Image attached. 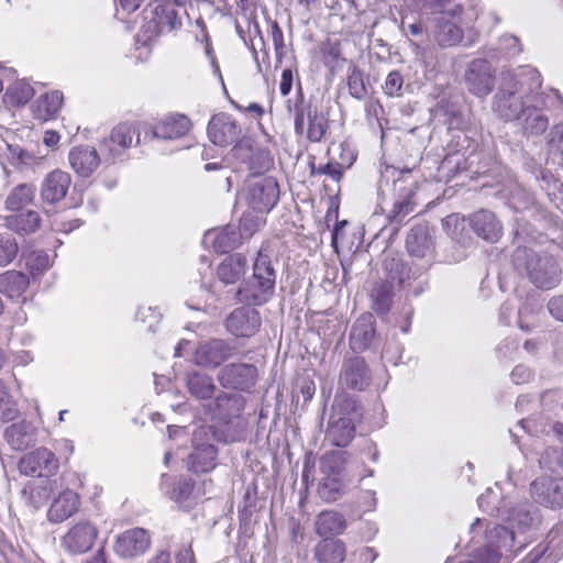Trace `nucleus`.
Returning <instances> with one entry per match:
<instances>
[{
	"instance_id": "f257e3e1",
	"label": "nucleus",
	"mask_w": 563,
	"mask_h": 563,
	"mask_svg": "<svg viewBox=\"0 0 563 563\" xmlns=\"http://www.w3.org/2000/svg\"><path fill=\"white\" fill-rule=\"evenodd\" d=\"M541 86L540 73L529 65L503 70L492 99L493 113L504 122H515Z\"/></svg>"
},
{
	"instance_id": "f03ea898",
	"label": "nucleus",
	"mask_w": 563,
	"mask_h": 563,
	"mask_svg": "<svg viewBox=\"0 0 563 563\" xmlns=\"http://www.w3.org/2000/svg\"><path fill=\"white\" fill-rule=\"evenodd\" d=\"M511 258L518 274L527 277L538 289L550 290L561 283L562 269L550 253L519 246L514 251Z\"/></svg>"
},
{
	"instance_id": "7ed1b4c3",
	"label": "nucleus",
	"mask_w": 563,
	"mask_h": 563,
	"mask_svg": "<svg viewBox=\"0 0 563 563\" xmlns=\"http://www.w3.org/2000/svg\"><path fill=\"white\" fill-rule=\"evenodd\" d=\"M360 417L357 401L353 397L349 395L335 396L325 430V439L335 446H347L354 439L355 422Z\"/></svg>"
},
{
	"instance_id": "20e7f679",
	"label": "nucleus",
	"mask_w": 563,
	"mask_h": 563,
	"mask_svg": "<svg viewBox=\"0 0 563 563\" xmlns=\"http://www.w3.org/2000/svg\"><path fill=\"white\" fill-rule=\"evenodd\" d=\"M472 539L484 533L485 543L496 550H500L501 554L509 559L526 545V539L519 538L512 528H508L495 522H488L477 518L470 527Z\"/></svg>"
},
{
	"instance_id": "39448f33",
	"label": "nucleus",
	"mask_w": 563,
	"mask_h": 563,
	"mask_svg": "<svg viewBox=\"0 0 563 563\" xmlns=\"http://www.w3.org/2000/svg\"><path fill=\"white\" fill-rule=\"evenodd\" d=\"M212 427L202 426L192 434V452L187 457V468L192 473H207L216 467L218 450L213 444Z\"/></svg>"
},
{
	"instance_id": "423d86ee",
	"label": "nucleus",
	"mask_w": 563,
	"mask_h": 563,
	"mask_svg": "<svg viewBox=\"0 0 563 563\" xmlns=\"http://www.w3.org/2000/svg\"><path fill=\"white\" fill-rule=\"evenodd\" d=\"M244 407V396L219 389L209 402H203L202 411L210 420L227 424L239 418Z\"/></svg>"
},
{
	"instance_id": "0eeeda50",
	"label": "nucleus",
	"mask_w": 563,
	"mask_h": 563,
	"mask_svg": "<svg viewBox=\"0 0 563 563\" xmlns=\"http://www.w3.org/2000/svg\"><path fill=\"white\" fill-rule=\"evenodd\" d=\"M143 13L145 23L142 29L148 40L178 31L183 26V12L176 8L155 3L153 9L144 10Z\"/></svg>"
},
{
	"instance_id": "6e6552de",
	"label": "nucleus",
	"mask_w": 563,
	"mask_h": 563,
	"mask_svg": "<svg viewBox=\"0 0 563 563\" xmlns=\"http://www.w3.org/2000/svg\"><path fill=\"white\" fill-rule=\"evenodd\" d=\"M464 82L470 93L477 98H485L495 87L496 70L485 58L473 59L466 67Z\"/></svg>"
},
{
	"instance_id": "1a4fd4ad",
	"label": "nucleus",
	"mask_w": 563,
	"mask_h": 563,
	"mask_svg": "<svg viewBox=\"0 0 563 563\" xmlns=\"http://www.w3.org/2000/svg\"><path fill=\"white\" fill-rule=\"evenodd\" d=\"M250 208L260 213L269 212L279 200V186L274 177H264L251 183L245 194Z\"/></svg>"
},
{
	"instance_id": "9d476101",
	"label": "nucleus",
	"mask_w": 563,
	"mask_h": 563,
	"mask_svg": "<svg viewBox=\"0 0 563 563\" xmlns=\"http://www.w3.org/2000/svg\"><path fill=\"white\" fill-rule=\"evenodd\" d=\"M217 380L222 388L250 391L257 380V368L247 363H230L221 367Z\"/></svg>"
},
{
	"instance_id": "9b49d317",
	"label": "nucleus",
	"mask_w": 563,
	"mask_h": 563,
	"mask_svg": "<svg viewBox=\"0 0 563 563\" xmlns=\"http://www.w3.org/2000/svg\"><path fill=\"white\" fill-rule=\"evenodd\" d=\"M235 353V346L229 341L212 338L198 343L194 352V362L201 367L217 368Z\"/></svg>"
},
{
	"instance_id": "f8f14e48",
	"label": "nucleus",
	"mask_w": 563,
	"mask_h": 563,
	"mask_svg": "<svg viewBox=\"0 0 563 563\" xmlns=\"http://www.w3.org/2000/svg\"><path fill=\"white\" fill-rule=\"evenodd\" d=\"M545 101L540 90L534 93L522 113L515 120L525 135L537 136L544 133L549 126V118L543 112Z\"/></svg>"
},
{
	"instance_id": "ddd939ff",
	"label": "nucleus",
	"mask_w": 563,
	"mask_h": 563,
	"mask_svg": "<svg viewBox=\"0 0 563 563\" xmlns=\"http://www.w3.org/2000/svg\"><path fill=\"white\" fill-rule=\"evenodd\" d=\"M58 468V459L46 448L26 453L19 462V470L26 476L49 478Z\"/></svg>"
},
{
	"instance_id": "4468645a",
	"label": "nucleus",
	"mask_w": 563,
	"mask_h": 563,
	"mask_svg": "<svg viewBox=\"0 0 563 563\" xmlns=\"http://www.w3.org/2000/svg\"><path fill=\"white\" fill-rule=\"evenodd\" d=\"M139 133L136 129L129 123H120L114 126L109 135L104 139L99 147L106 162H114L123 156L124 152L132 145L134 136Z\"/></svg>"
},
{
	"instance_id": "2eb2a0df",
	"label": "nucleus",
	"mask_w": 563,
	"mask_h": 563,
	"mask_svg": "<svg viewBox=\"0 0 563 563\" xmlns=\"http://www.w3.org/2000/svg\"><path fill=\"white\" fill-rule=\"evenodd\" d=\"M151 547V536L143 528H133L115 538L114 552L123 559H132L144 554Z\"/></svg>"
},
{
	"instance_id": "dca6fc26",
	"label": "nucleus",
	"mask_w": 563,
	"mask_h": 563,
	"mask_svg": "<svg viewBox=\"0 0 563 563\" xmlns=\"http://www.w3.org/2000/svg\"><path fill=\"white\" fill-rule=\"evenodd\" d=\"M372 383V373L364 357L346 358L341 368L340 384L349 389L362 391Z\"/></svg>"
},
{
	"instance_id": "f3484780",
	"label": "nucleus",
	"mask_w": 563,
	"mask_h": 563,
	"mask_svg": "<svg viewBox=\"0 0 563 563\" xmlns=\"http://www.w3.org/2000/svg\"><path fill=\"white\" fill-rule=\"evenodd\" d=\"M262 318L257 310L241 307L233 310L225 321L227 330L236 338H251L258 332Z\"/></svg>"
},
{
	"instance_id": "a211bd4d",
	"label": "nucleus",
	"mask_w": 563,
	"mask_h": 563,
	"mask_svg": "<svg viewBox=\"0 0 563 563\" xmlns=\"http://www.w3.org/2000/svg\"><path fill=\"white\" fill-rule=\"evenodd\" d=\"M275 285L268 279H260L252 275L250 278L244 279L239 286L236 298L239 302L249 306L265 305L275 294Z\"/></svg>"
},
{
	"instance_id": "6ab92c4d",
	"label": "nucleus",
	"mask_w": 563,
	"mask_h": 563,
	"mask_svg": "<svg viewBox=\"0 0 563 563\" xmlns=\"http://www.w3.org/2000/svg\"><path fill=\"white\" fill-rule=\"evenodd\" d=\"M275 285L268 279H260L252 275L250 278L244 279L239 286L236 298L239 302L249 306L265 305L275 294Z\"/></svg>"
},
{
	"instance_id": "aec40b11",
	"label": "nucleus",
	"mask_w": 563,
	"mask_h": 563,
	"mask_svg": "<svg viewBox=\"0 0 563 563\" xmlns=\"http://www.w3.org/2000/svg\"><path fill=\"white\" fill-rule=\"evenodd\" d=\"M532 499L550 508L563 507V481L540 476L530 484Z\"/></svg>"
},
{
	"instance_id": "412c9836",
	"label": "nucleus",
	"mask_w": 563,
	"mask_h": 563,
	"mask_svg": "<svg viewBox=\"0 0 563 563\" xmlns=\"http://www.w3.org/2000/svg\"><path fill=\"white\" fill-rule=\"evenodd\" d=\"M209 140L218 146H227L240 139L241 128L236 121L227 113L214 114L208 124Z\"/></svg>"
},
{
	"instance_id": "4be33fe9",
	"label": "nucleus",
	"mask_w": 563,
	"mask_h": 563,
	"mask_svg": "<svg viewBox=\"0 0 563 563\" xmlns=\"http://www.w3.org/2000/svg\"><path fill=\"white\" fill-rule=\"evenodd\" d=\"M97 534V528L92 523L80 521L63 537L62 544L69 553H86L92 548Z\"/></svg>"
},
{
	"instance_id": "5701e85b",
	"label": "nucleus",
	"mask_w": 563,
	"mask_h": 563,
	"mask_svg": "<svg viewBox=\"0 0 563 563\" xmlns=\"http://www.w3.org/2000/svg\"><path fill=\"white\" fill-rule=\"evenodd\" d=\"M71 177L67 172L54 169L41 184L40 198L43 205L55 206L62 201L69 189Z\"/></svg>"
},
{
	"instance_id": "b1692460",
	"label": "nucleus",
	"mask_w": 563,
	"mask_h": 563,
	"mask_svg": "<svg viewBox=\"0 0 563 563\" xmlns=\"http://www.w3.org/2000/svg\"><path fill=\"white\" fill-rule=\"evenodd\" d=\"M505 520L517 534H523L536 529L540 523L539 509L529 503L518 504L506 511Z\"/></svg>"
},
{
	"instance_id": "393cba45",
	"label": "nucleus",
	"mask_w": 563,
	"mask_h": 563,
	"mask_svg": "<svg viewBox=\"0 0 563 563\" xmlns=\"http://www.w3.org/2000/svg\"><path fill=\"white\" fill-rule=\"evenodd\" d=\"M321 470L327 476L319 484L318 495L325 503H333L343 494L342 484L336 476L340 472L338 461L333 456H325L321 462Z\"/></svg>"
},
{
	"instance_id": "a878e982",
	"label": "nucleus",
	"mask_w": 563,
	"mask_h": 563,
	"mask_svg": "<svg viewBox=\"0 0 563 563\" xmlns=\"http://www.w3.org/2000/svg\"><path fill=\"white\" fill-rule=\"evenodd\" d=\"M468 222L475 234L489 243H496L503 235L501 222L489 210L474 212L470 216Z\"/></svg>"
},
{
	"instance_id": "bb28decb",
	"label": "nucleus",
	"mask_w": 563,
	"mask_h": 563,
	"mask_svg": "<svg viewBox=\"0 0 563 563\" xmlns=\"http://www.w3.org/2000/svg\"><path fill=\"white\" fill-rule=\"evenodd\" d=\"M375 318L372 313H363L353 323L350 331V347L357 353L372 346L375 339Z\"/></svg>"
},
{
	"instance_id": "cd10ccee",
	"label": "nucleus",
	"mask_w": 563,
	"mask_h": 563,
	"mask_svg": "<svg viewBox=\"0 0 563 563\" xmlns=\"http://www.w3.org/2000/svg\"><path fill=\"white\" fill-rule=\"evenodd\" d=\"M397 198L394 208L388 214V220L394 230L397 231L405 222V218L415 210L416 202L413 197L416 195L412 184L405 186V181L396 183Z\"/></svg>"
},
{
	"instance_id": "c85d7f7f",
	"label": "nucleus",
	"mask_w": 563,
	"mask_h": 563,
	"mask_svg": "<svg viewBox=\"0 0 563 563\" xmlns=\"http://www.w3.org/2000/svg\"><path fill=\"white\" fill-rule=\"evenodd\" d=\"M242 233L235 225L213 229L205 233L203 244L210 245L217 253H228L241 244Z\"/></svg>"
},
{
	"instance_id": "c756f323",
	"label": "nucleus",
	"mask_w": 563,
	"mask_h": 563,
	"mask_svg": "<svg viewBox=\"0 0 563 563\" xmlns=\"http://www.w3.org/2000/svg\"><path fill=\"white\" fill-rule=\"evenodd\" d=\"M185 382L189 395L201 402L202 409L203 402H209L219 390L213 377L200 371L188 372Z\"/></svg>"
},
{
	"instance_id": "7c9ffc66",
	"label": "nucleus",
	"mask_w": 563,
	"mask_h": 563,
	"mask_svg": "<svg viewBox=\"0 0 563 563\" xmlns=\"http://www.w3.org/2000/svg\"><path fill=\"white\" fill-rule=\"evenodd\" d=\"M68 159L73 170L85 178L91 176L101 163L96 148L88 145L74 147L69 152Z\"/></svg>"
},
{
	"instance_id": "2f4dec72",
	"label": "nucleus",
	"mask_w": 563,
	"mask_h": 563,
	"mask_svg": "<svg viewBox=\"0 0 563 563\" xmlns=\"http://www.w3.org/2000/svg\"><path fill=\"white\" fill-rule=\"evenodd\" d=\"M79 496L71 489H66L53 501L47 519L53 523H59L71 517L79 508Z\"/></svg>"
},
{
	"instance_id": "473e14b6",
	"label": "nucleus",
	"mask_w": 563,
	"mask_h": 563,
	"mask_svg": "<svg viewBox=\"0 0 563 563\" xmlns=\"http://www.w3.org/2000/svg\"><path fill=\"white\" fill-rule=\"evenodd\" d=\"M191 128L190 120L184 114H173L153 126L155 139L175 140L185 136Z\"/></svg>"
},
{
	"instance_id": "72a5a7b5",
	"label": "nucleus",
	"mask_w": 563,
	"mask_h": 563,
	"mask_svg": "<svg viewBox=\"0 0 563 563\" xmlns=\"http://www.w3.org/2000/svg\"><path fill=\"white\" fill-rule=\"evenodd\" d=\"M346 526L345 517L335 510H323L317 515L314 520V531L323 539L343 533Z\"/></svg>"
},
{
	"instance_id": "f704fd0d",
	"label": "nucleus",
	"mask_w": 563,
	"mask_h": 563,
	"mask_svg": "<svg viewBox=\"0 0 563 563\" xmlns=\"http://www.w3.org/2000/svg\"><path fill=\"white\" fill-rule=\"evenodd\" d=\"M246 256L242 253H233L227 256L217 268V276L224 285L235 284L247 269Z\"/></svg>"
},
{
	"instance_id": "c9c22d12",
	"label": "nucleus",
	"mask_w": 563,
	"mask_h": 563,
	"mask_svg": "<svg viewBox=\"0 0 563 563\" xmlns=\"http://www.w3.org/2000/svg\"><path fill=\"white\" fill-rule=\"evenodd\" d=\"M56 481L51 478H42L27 483L23 490L22 496L24 500L35 509L41 508L49 499Z\"/></svg>"
},
{
	"instance_id": "e433bc0d",
	"label": "nucleus",
	"mask_w": 563,
	"mask_h": 563,
	"mask_svg": "<svg viewBox=\"0 0 563 563\" xmlns=\"http://www.w3.org/2000/svg\"><path fill=\"white\" fill-rule=\"evenodd\" d=\"M4 221L7 228L19 235L32 234L41 227V216L35 210H26L7 216Z\"/></svg>"
},
{
	"instance_id": "4c0bfd02",
	"label": "nucleus",
	"mask_w": 563,
	"mask_h": 563,
	"mask_svg": "<svg viewBox=\"0 0 563 563\" xmlns=\"http://www.w3.org/2000/svg\"><path fill=\"white\" fill-rule=\"evenodd\" d=\"M345 554L344 542L334 538L321 540L313 549V556L318 563H341L344 561Z\"/></svg>"
},
{
	"instance_id": "58836bf2",
	"label": "nucleus",
	"mask_w": 563,
	"mask_h": 563,
	"mask_svg": "<svg viewBox=\"0 0 563 563\" xmlns=\"http://www.w3.org/2000/svg\"><path fill=\"white\" fill-rule=\"evenodd\" d=\"M29 286L30 278L22 272L11 269L0 274V292L7 298H20Z\"/></svg>"
},
{
	"instance_id": "ea45409f",
	"label": "nucleus",
	"mask_w": 563,
	"mask_h": 563,
	"mask_svg": "<svg viewBox=\"0 0 563 563\" xmlns=\"http://www.w3.org/2000/svg\"><path fill=\"white\" fill-rule=\"evenodd\" d=\"M312 107L313 106L310 101L305 100L301 85L299 82L295 99H288L286 101L287 111L294 117V129L297 135L301 136L305 134L306 120Z\"/></svg>"
},
{
	"instance_id": "a19ab883",
	"label": "nucleus",
	"mask_w": 563,
	"mask_h": 563,
	"mask_svg": "<svg viewBox=\"0 0 563 563\" xmlns=\"http://www.w3.org/2000/svg\"><path fill=\"white\" fill-rule=\"evenodd\" d=\"M406 247L409 254L416 257H424L432 250V240L426 224H417L411 228L406 239Z\"/></svg>"
},
{
	"instance_id": "79ce46f5",
	"label": "nucleus",
	"mask_w": 563,
	"mask_h": 563,
	"mask_svg": "<svg viewBox=\"0 0 563 563\" xmlns=\"http://www.w3.org/2000/svg\"><path fill=\"white\" fill-rule=\"evenodd\" d=\"M434 40L442 47H450L459 44L463 37L461 27L454 22L444 18L437 20Z\"/></svg>"
},
{
	"instance_id": "37998d69",
	"label": "nucleus",
	"mask_w": 563,
	"mask_h": 563,
	"mask_svg": "<svg viewBox=\"0 0 563 563\" xmlns=\"http://www.w3.org/2000/svg\"><path fill=\"white\" fill-rule=\"evenodd\" d=\"M394 287L390 282H378L371 291L372 308L378 314L385 316L390 310L394 297Z\"/></svg>"
},
{
	"instance_id": "c03bdc74",
	"label": "nucleus",
	"mask_w": 563,
	"mask_h": 563,
	"mask_svg": "<svg viewBox=\"0 0 563 563\" xmlns=\"http://www.w3.org/2000/svg\"><path fill=\"white\" fill-rule=\"evenodd\" d=\"M383 268L386 274L384 282H390L393 286H402L410 276V268L400 257L386 254L383 261Z\"/></svg>"
},
{
	"instance_id": "a18cd8bd",
	"label": "nucleus",
	"mask_w": 563,
	"mask_h": 563,
	"mask_svg": "<svg viewBox=\"0 0 563 563\" xmlns=\"http://www.w3.org/2000/svg\"><path fill=\"white\" fill-rule=\"evenodd\" d=\"M36 188L32 184H20L12 188L4 200L7 210L20 211L31 203L35 197Z\"/></svg>"
},
{
	"instance_id": "49530a36",
	"label": "nucleus",
	"mask_w": 563,
	"mask_h": 563,
	"mask_svg": "<svg viewBox=\"0 0 563 563\" xmlns=\"http://www.w3.org/2000/svg\"><path fill=\"white\" fill-rule=\"evenodd\" d=\"M34 88L25 80H18L7 88L4 101L12 107L26 104L34 97Z\"/></svg>"
},
{
	"instance_id": "de8ad7c7",
	"label": "nucleus",
	"mask_w": 563,
	"mask_h": 563,
	"mask_svg": "<svg viewBox=\"0 0 563 563\" xmlns=\"http://www.w3.org/2000/svg\"><path fill=\"white\" fill-rule=\"evenodd\" d=\"M260 279H268L276 284L277 273L272 263L267 244H262L253 263V274Z\"/></svg>"
},
{
	"instance_id": "09e8293b",
	"label": "nucleus",
	"mask_w": 563,
	"mask_h": 563,
	"mask_svg": "<svg viewBox=\"0 0 563 563\" xmlns=\"http://www.w3.org/2000/svg\"><path fill=\"white\" fill-rule=\"evenodd\" d=\"M22 258L33 278L43 275L53 263L45 251H22Z\"/></svg>"
},
{
	"instance_id": "8fccbe9b",
	"label": "nucleus",
	"mask_w": 563,
	"mask_h": 563,
	"mask_svg": "<svg viewBox=\"0 0 563 563\" xmlns=\"http://www.w3.org/2000/svg\"><path fill=\"white\" fill-rule=\"evenodd\" d=\"M328 128V121L324 114L313 106L307 118L306 135L311 142H319L323 137Z\"/></svg>"
},
{
	"instance_id": "3c124183",
	"label": "nucleus",
	"mask_w": 563,
	"mask_h": 563,
	"mask_svg": "<svg viewBox=\"0 0 563 563\" xmlns=\"http://www.w3.org/2000/svg\"><path fill=\"white\" fill-rule=\"evenodd\" d=\"M62 103L63 93L60 91L45 93L37 101L38 117L43 120L54 118L59 111Z\"/></svg>"
},
{
	"instance_id": "603ef678",
	"label": "nucleus",
	"mask_w": 563,
	"mask_h": 563,
	"mask_svg": "<svg viewBox=\"0 0 563 563\" xmlns=\"http://www.w3.org/2000/svg\"><path fill=\"white\" fill-rule=\"evenodd\" d=\"M346 85L352 98L362 100L367 95L363 71L355 65L347 68Z\"/></svg>"
},
{
	"instance_id": "864d4df0",
	"label": "nucleus",
	"mask_w": 563,
	"mask_h": 563,
	"mask_svg": "<svg viewBox=\"0 0 563 563\" xmlns=\"http://www.w3.org/2000/svg\"><path fill=\"white\" fill-rule=\"evenodd\" d=\"M5 437L14 448H25L31 441V424L25 421L13 423L7 428Z\"/></svg>"
},
{
	"instance_id": "5fc2aeb1",
	"label": "nucleus",
	"mask_w": 563,
	"mask_h": 563,
	"mask_svg": "<svg viewBox=\"0 0 563 563\" xmlns=\"http://www.w3.org/2000/svg\"><path fill=\"white\" fill-rule=\"evenodd\" d=\"M19 244L16 239L9 232L0 233V266L5 267L11 264L19 254Z\"/></svg>"
},
{
	"instance_id": "6e6d98bb",
	"label": "nucleus",
	"mask_w": 563,
	"mask_h": 563,
	"mask_svg": "<svg viewBox=\"0 0 563 563\" xmlns=\"http://www.w3.org/2000/svg\"><path fill=\"white\" fill-rule=\"evenodd\" d=\"M273 166V158L267 150L257 147L246 164L252 175H262Z\"/></svg>"
},
{
	"instance_id": "4d7b16f0",
	"label": "nucleus",
	"mask_w": 563,
	"mask_h": 563,
	"mask_svg": "<svg viewBox=\"0 0 563 563\" xmlns=\"http://www.w3.org/2000/svg\"><path fill=\"white\" fill-rule=\"evenodd\" d=\"M539 464L542 470L552 473L563 471V449L548 448L540 456Z\"/></svg>"
},
{
	"instance_id": "13d9d810",
	"label": "nucleus",
	"mask_w": 563,
	"mask_h": 563,
	"mask_svg": "<svg viewBox=\"0 0 563 563\" xmlns=\"http://www.w3.org/2000/svg\"><path fill=\"white\" fill-rule=\"evenodd\" d=\"M194 487L195 484L191 478H183L174 487L170 498L180 507H189Z\"/></svg>"
},
{
	"instance_id": "bf43d9fd",
	"label": "nucleus",
	"mask_w": 563,
	"mask_h": 563,
	"mask_svg": "<svg viewBox=\"0 0 563 563\" xmlns=\"http://www.w3.org/2000/svg\"><path fill=\"white\" fill-rule=\"evenodd\" d=\"M8 157L12 163L31 166L36 163V156L19 144H7Z\"/></svg>"
},
{
	"instance_id": "052dcab7",
	"label": "nucleus",
	"mask_w": 563,
	"mask_h": 563,
	"mask_svg": "<svg viewBox=\"0 0 563 563\" xmlns=\"http://www.w3.org/2000/svg\"><path fill=\"white\" fill-rule=\"evenodd\" d=\"M269 26H271V36H272L275 55H276V62H277V64H280L286 54L284 33H283V30L280 29L277 21L269 20Z\"/></svg>"
},
{
	"instance_id": "680f3d73",
	"label": "nucleus",
	"mask_w": 563,
	"mask_h": 563,
	"mask_svg": "<svg viewBox=\"0 0 563 563\" xmlns=\"http://www.w3.org/2000/svg\"><path fill=\"white\" fill-rule=\"evenodd\" d=\"M549 544H538L522 561L521 563H554L555 558L553 552L549 551Z\"/></svg>"
},
{
	"instance_id": "e2e57ef3",
	"label": "nucleus",
	"mask_w": 563,
	"mask_h": 563,
	"mask_svg": "<svg viewBox=\"0 0 563 563\" xmlns=\"http://www.w3.org/2000/svg\"><path fill=\"white\" fill-rule=\"evenodd\" d=\"M503 556L504 555L500 550H496L485 543L484 547L474 551L473 559L471 561L474 563H499Z\"/></svg>"
},
{
	"instance_id": "0e129e2a",
	"label": "nucleus",
	"mask_w": 563,
	"mask_h": 563,
	"mask_svg": "<svg viewBox=\"0 0 563 563\" xmlns=\"http://www.w3.org/2000/svg\"><path fill=\"white\" fill-rule=\"evenodd\" d=\"M257 146H254L250 139L238 140L232 148V155L243 164H247Z\"/></svg>"
},
{
	"instance_id": "69168bd1",
	"label": "nucleus",
	"mask_w": 563,
	"mask_h": 563,
	"mask_svg": "<svg viewBox=\"0 0 563 563\" xmlns=\"http://www.w3.org/2000/svg\"><path fill=\"white\" fill-rule=\"evenodd\" d=\"M263 223V217H260L258 214L244 213L241 219L240 228L238 229L241 231L242 235L246 234L251 236L254 232L260 230Z\"/></svg>"
},
{
	"instance_id": "338daca9",
	"label": "nucleus",
	"mask_w": 563,
	"mask_h": 563,
	"mask_svg": "<svg viewBox=\"0 0 563 563\" xmlns=\"http://www.w3.org/2000/svg\"><path fill=\"white\" fill-rule=\"evenodd\" d=\"M547 144L551 152L563 155V122L551 128Z\"/></svg>"
},
{
	"instance_id": "774afa93",
	"label": "nucleus",
	"mask_w": 563,
	"mask_h": 563,
	"mask_svg": "<svg viewBox=\"0 0 563 563\" xmlns=\"http://www.w3.org/2000/svg\"><path fill=\"white\" fill-rule=\"evenodd\" d=\"M402 84L404 79L401 74L397 70H393L387 75L383 89L386 95L394 97L399 95Z\"/></svg>"
}]
</instances>
